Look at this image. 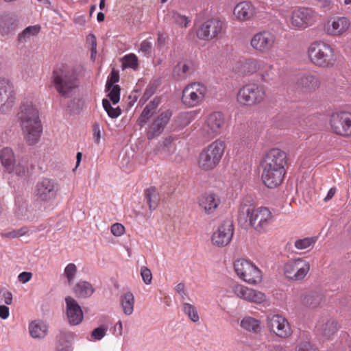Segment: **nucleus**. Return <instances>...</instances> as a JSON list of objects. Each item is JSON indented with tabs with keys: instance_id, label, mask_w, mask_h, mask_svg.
Masks as SVG:
<instances>
[{
	"instance_id": "obj_1",
	"label": "nucleus",
	"mask_w": 351,
	"mask_h": 351,
	"mask_svg": "<svg viewBox=\"0 0 351 351\" xmlns=\"http://www.w3.org/2000/svg\"><path fill=\"white\" fill-rule=\"evenodd\" d=\"M287 163L285 152L273 148L267 152L261 163L263 169L261 178L266 186L273 189L282 183Z\"/></svg>"
},
{
	"instance_id": "obj_2",
	"label": "nucleus",
	"mask_w": 351,
	"mask_h": 351,
	"mask_svg": "<svg viewBox=\"0 0 351 351\" xmlns=\"http://www.w3.org/2000/svg\"><path fill=\"white\" fill-rule=\"evenodd\" d=\"M237 220L244 228H252L256 232L262 234L271 223L273 215L266 207L256 208L249 202L243 201L239 208Z\"/></svg>"
},
{
	"instance_id": "obj_3",
	"label": "nucleus",
	"mask_w": 351,
	"mask_h": 351,
	"mask_svg": "<svg viewBox=\"0 0 351 351\" xmlns=\"http://www.w3.org/2000/svg\"><path fill=\"white\" fill-rule=\"evenodd\" d=\"M81 68L71 64L57 65L52 73V82L56 91L64 98H70L80 86Z\"/></svg>"
},
{
	"instance_id": "obj_4",
	"label": "nucleus",
	"mask_w": 351,
	"mask_h": 351,
	"mask_svg": "<svg viewBox=\"0 0 351 351\" xmlns=\"http://www.w3.org/2000/svg\"><path fill=\"white\" fill-rule=\"evenodd\" d=\"M17 119L28 144L36 143L42 132V125L37 108L30 101L23 103L19 108Z\"/></svg>"
},
{
	"instance_id": "obj_5",
	"label": "nucleus",
	"mask_w": 351,
	"mask_h": 351,
	"mask_svg": "<svg viewBox=\"0 0 351 351\" xmlns=\"http://www.w3.org/2000/svg\"><path fill=\"white\" fill-rule=\"evenodd\" d=\"M312 64L321 68L332 67L336 61L332 47L324 42H314L308 49Z\"/></svg>"
},
{
	"instance_id": "obj_6",
	"label": "nucleus",
	"mask_w": 351,
	"mask_h": 351,
	"mask_svg": "<svg viewBox=\"0 0 351 351\" xmlns=\"http://www.w3.org/2000/svg\"><path fill=\"white\" fill-rule=\"evenodd\" d=\"M225 148V142L220 139L210 144L199 154L198 160L199 168L208 171L216 167L223 155Z\"/></svg>"
},
{
	"instance_id": "obj_7",
	"label": "nucleus",
	"mask_w": 351,
	"mask_h": 351,
	"mask_svg": "<svg viewBox=\"0 0 351 351\" xmlns=\"http://www.w3.org/2000/svg\"><path fill=\"white\" fill-rule=\"evenodd\" d=\"M60 191L58 182L53 179L43 178L35 186V197L44 209L52 206Z\"/></svg>"
},
{
	"instance_id": "obj_8",
	"label": "nucleus",
	"mask_w": 351,
	"mask_h": 351,
	"mask_svg": "<svg viewBox=\"0 0 351 351\" xmlns=\"http://www.w3.org/2000/svg\"><path fill=\"white\" fill-rule=\"evenodd\" d=\"M265 95V90L263 86L248 84L239 89L237 101L241 105L252 106L261 104L264 100Z\"/></svg>"
},
{
	"instance_id": "obj_9",
	"label": "nucleus",
	"mask_w": 351,
	"mask_h": 351,
	"mask_svg": "<svg viewBox=\"0 0 351 351\" xmlns=\"http://www.w3.org/2000/svg\"><path fill=\"white\" fill-rule=\"evenodd\" d=\"M234 271L243 281L252 285L261 282V270L253 263L245 259H238L234 263Z\"/></svg>"
},
{
	"instance_id": "obj_10",
	"label": "nucleus",
	"mask_w": 351,
	"mask_h": 351,
	"mask_svg": "<svg viewBox=\"0 0 351 351\" xmlns=\"http://www.w3.org/2000/svg\"><path fill=\"white\" fill-rule=\"evenodd\" d=\"M206 93L207 88L202 83H191L183 89L182 101L185 105L193 107L203 101Z\"/></svg>"
},
{
	"instance_id": "obj_11",
	"label": "nucleus",
	"mask_w": 351,
	"mask_h": 351,
	"mask_svg": "<svg viewBox=\"0 0 351 351\" xmlns=\"http://www.w3.org/2000/svg\"><path fill=\"white\" fill-rule=\"evenodd\" d=\"M330 125L334 133L344 137L351 136V112H334L330 118Z\"/></svg>"
},
{
	"instance_id": "obj_12",
	"label": "nucleus",
	"mask_w": 351,
	"mask_h": 351,
	"mask_svg": "<svg viewBox=\"0 0 351 351\" xmlns=\"http://www.w3.org/2000/svg\"><path fill=\"white\" fill-rule=\"evenodd\" d=\"M310 267L309 263L302 258L293 259L285 265L284 273L289 279L299 281L305 278Z\"/></svg>"
},
{
	"instance_id": "obj_13",
	"label": "nucleus",
	"mask_w": 351,
	"mask_h": 351,
	"mask_svg": "<svg viewBox=\"0 0 351 351\" xmlns=\"http://www.w3.org/2000/svg\"><path fill=\"white\" fill-rule=\"evenodd\" d=\"M267 326L270 332L280 338H287L292 333L288 321L278 314H270L267 316Z\"/></svg>"
},
{
	"instance_id": "obj_14",
	"label": "nucleus",
	"mask_w": 351,
	"mask_h": 351,
	"mask_svg": "<svg viewBox=\"0 0 351 351\" xmlns=\"http://www.w3.org/2000/svg\"><path fill=\"white\" fill-rule=\"evenodd\" d=\"M276 43V35L269 31L256 33L251 39L250 45L256 51L265 53L270 51Z\"/></svg>"
},
{
	"instance_id": "obj_15",
	"label": "nucleus",
	"mask_w": 351,
	"mask_h": 351,
	"mask_svg": "<svg viewBox=\"0 0 351 351\" xmlns=\"http://www.w3.org/2000/svg\"><path fill=\"white\" fill-rule=\"evenodd\" d=\"M225 124L223 114L219 112H215L210 114L203 125L202 134L208 138H212L221 133Z\"/></svg>"
},
{
	"instance_id": "obj_16",
	"label": "nucleus",
	"mask_w": 351,
	"mask_h": 351,
	"mask_svg": "<svg viewBox=\"0 0 351 351\" xmlns=\"http://www.w3.org/2000/svg\"><path fill=\"white\" fill-rule=\"evenodd\" d=\"M223 28V23L217 19H212L205 21L197 30V35L199 38L210 40L218 36Z\"/></svg>"
},
{
	"instance_id": "obj_17",
	"label": "nucleus",
	"mask_w": 351,
	"mask_h": 351,
	"mask_svg": "<svg viewBox=\"0 0 351 351\" xmlns=\"http://www.w3.org/2000/svg\"><path fill=\"white\" fill-rule=\"evenodd\" d=\"M317 19L316 13L309 8H300L293 12L291 25L296 28H305L313 25Z\"/></svg>"
},
{
	"instance_id": "obj_18",
	"label": "nucleus",
	"mask_w": 351,
	"mask_h": 351,
	"mask_svg": "<svg viewBox=\"0 0 351 351\" xmlns=\"http://www.w3.org/2000/svg\"><path fill=\"white\" fill-rule=\"evenodd\" d=\"M233 224L227 221L221 223L212 236V242L215 245L223 247L229 244L233 236Z\"/></svg>"
},
{
	"instance_id": "obj_19",
	"label": "nucleus",
	"mask_w": 351,
	"mask_h": 351,
	"mask_svg": "<svg viewBox=\"0 0 351 351\" xmlns=\"http://www.w3.org/2000/svg\"><path fill=\"white\" fill-rule=\"evenodd\" d=\"M171 116L172 112L169 110L160 113L149 125L147 132V138L151 140L160 136L169 123Z\"/></svg>"
},
{
	"instance_id": "obj_20",
	"label": "nucleus",
	"mask_w": 351,
	"mask_h": 351,
	"mask_svg": "<svg viewBox=\"0 0 351 351\" xmlns=\"http://www.w3.org/2000/svg\"><path fill=\"white\" fill-rule=\"evenodd\" d=\"M232 291L238 298L250 302L260 304L265 300V295L263 293L242 285H234L232 287Z\"/></svg>"
},
{
	"instance_id": "obj_21",
	"label": "nucleus",
	"mask_w": 351,
	"mask_h": 351,
	"mask_svg": "<svg viewBox=\"0 0 351 351\" xmlns=\"http://www.w3.org/2000/svg\"><path fill=\"white\" fill-rule=\"evenodd\" d=\"M66 313L68 321L71 325H79L84 319V313L81 306L72 297L67 296L65 298Z\"/></svg>"
},
{
	"instance_id": "obj_22",
	"label": "nucleus",
	"mask_w": 351,
	"mask_h": 351,
	"mask_svg": "<svg viewBox=\"0 0 351 351\" xmlns=\"http://www.w3.org/2000/svg\"><path fill=\"white\" fill-rule=\"evenodd\" d=\"M350 22L346 17H337L325 25L326 32L330 36H340L350 27Z\"/></svg>"
},
{
	"instance_id": "obj_23",
	"label": "nucleus",
	"mask_w": 351,
	"mask_h": 351,
	"mask_svg": "<svg viewBox=\"0 0 351 351\" xmlns=\"http://www.w3.org/2000/svg\"><path fill=\"white\" fill-rule=\"evenodd\" d=\"M297 88L303 93H311L320 86L319 78L312 74L302 75L297 82Z\"/></svg>"
},
{
	"instance_id": "obj_24",
	"label": "nucleus",
	"mask_w": 351,
	"mask_h": 351,
	"mask_svg": "<svg viewBox=\"0 0 351 351\" xmlns=\"http://www.w3.org/2000/svg\"><path fill=\"white\" fill-rule=\"evenodd\" d=\"M220 199L213 193L203 194L198 200L199 207L208 215L213 213L218 207Z\"/></svg>"
},
{
	"instance_id": "obj_25",
	"label": "nucleus",
	"mask_w": 351,
	"mask_h": 351,
	"mask_svg": "<svg viewBox=\"0 0 351 351\" xmlns=\"http://www.w3.org/2000/svg\"><path fill=\"white\" fill-rule=\"evenodd\" d=\"M254 14V8L249 1L239 3L234 9V15L240 21L250 19Z\"/></svg>"
},
{
	"instance_id": "obj_26",
	"label": "nucleus",
	"mask_w": 351,
	"mask_h": 351,
	"mask_svg": "<svg viewBox=\"0 0 351 351\" xmlns=\"http://www.w3.org/2000/svg\"><path fill=\"white\" fill-rule=\"evenodd\" d=\"M337 330V324L334 319L324 320L317 326V330L319 334L326 339H331Z\"/></svg>"
},
{
	"instance_id": "obj_27",
	"label": "nucleus",
	"mask_w": 351,
	"mask_h": 351,
	"mask_svg": "<svg viewBox=\"0 0 351 351\" xmlns=\"http://www.w3.org/2000/svg\"><path fill=\"white\" fill-rule=\"evenodd\" d=\"M73 291L79 298H87L93 294L95 289L89 282L80 280L74 285Z\"/></svg>"
},
{
	"instance_id": "obj_28",
	"label": "nucleus",
	"mask_w": 351,
	"mask_h": 351,
	"mask_svg": "<svg viewBox=\"0 0 351 351\" xmlns=\"http://www.w3.org/2000/svg\"><path fill=\"white\" fill-rule=\"evenodd\" d=\"M193 73V64L191 61L180 62L175 66L173 70V77L178 80L186 79Z\"/></svg>"
},
{
	"instance_id": "obj_29",
	"label": "nucleus",
	"mask_w": 351,
	"mask_h": 351,
	"mask_svg": "<svg viewBox=\"0 0 351 351\" xmlns=\"http://www.w3.org/2000/svg\"><path fill=\"white\" fill-rule=\"evenodd\" d=\"M48 326L42 321H34L29 325V331L32 337L34 339H43L47 334Z\"/></svg>"
},
{
	"instance_id": "obj_30",
	"label": "nucleus",
	"mask_w": 351,
	"mask_h": 351,
	"mask_svg": "<svg viewBox=\"0 0 351 351\" xmlns=\"http://www.w3.org/2000/svg\"><path fill=\"white\" fill-rule=\"evenodd\" d=\"M241 327L247 332L258 334L262 330L261 322L254 317L247 316L241 321Z\"/></svg>"
},
{
	"instance_id": "obj_31",
	"label": "nucleus",
	"mask_w": 351,
	"mask_h": 351,
	"mask_svg": "<svg viewBox=\"0 0 351 351\" xmlns=\"http://www.w3.org/2000/svg\"><path fill=\"white\" fill-rule=\"evenodd\" d=\"M0 159L3 166L8 171H12L14 169L15 158L12 149L9 147L3 148L1 152Z\"/></svg>"
},
{
	"instance_id": "obj_32",
	"label": "nucleus",
	"mask_w": 351,
	"mask_h": 351,
	"mask_svg": "<svg viewBox=\"0 0 351 351\" xmlns=\"http://www.w3.org/2000/svg\"><path fill=\"white\" fill-rule=\"evenodd\" d=\"M145 199L149 205V209L151 212L154 210L159 203L160 197L157 189L154 186L147 189L144 193Z\"/></svg>"
},
{
	"instance_id": "obj_33",
	"label": "nucleus",
	"mask_w": 351,
	"mask_h": 351,
	"mask_svg": "<svg viewBox=\"0 0 351 351\" xmlns=\"http://www.w3.org/2000/svg\"><path fill=\"white\" fill-rule=\"evenodd\" d=\"M15 93L12 88L2 99H0V112H10L15 104Z\"/></svg>"
},
{
	"instance_id": "obj_34",
	"label": "nucleus",
	"mask_w": 351,
	"mask_h": 351,
	"mask_svg": "<svg viewBox=\"0 0 351 351\" xmlns=\"http://www.w3.org/2000/svg\"><path fill=\"white\" fill-rule=\"evenodd\" d=\"M121 306L123 313L126 315H130L134 311V297L131 292L125 293L121 298Z\"/></svg>"
},
{
	"instance_id": "obj_35",
	"label": "nucleus",
	"mask_w": 351,
	"mask_h": 351,
	"mask_svg": "<svg viewBox=\"0 0 351 351\" xmlns=\"http://www.w3.org/2000/svg\"><path fill=\"white\" fill-rule=\"evenodd\" d=\"M40 27L39 25H33L26 27L19 35V41L20 43H26L32 36L38 34Z\"/></svg>"
},
{
	"instance_id": "obj_36",
	"label": "nucleus",
	"mask_w": 351,
	"mask_h": 351,
	"mask_svg": "<svg viewBox=\"0 0 351 351\" xmlns=\"http://www.w3.org/2000/svg\"><path fill=\"white\" fill-rule=\"evenodd\" d=\"M322 301V297L319 294L316 292H310L306 294L302 300L303 303L305 305L316 307Z\"/></svg>"
},
{
	"instance_id": "obj_37",
	"label": "nucleus",
	"mask_w": 351,
	"mask_h": 351,
	"mask_svg": "<svg viewBox=\"0 0 351 351\" xmlns=\"http://www.w3.org/2000/svg\"><path fill=\"white\" fill-rule=\"evenodd\" d=\"M182 311L187 315L189 318L193 322H197L199 319L197 311L195 307L189 303L184 302L182 304Z\"/></svg>"
},
{
	"instance_id": "obj_38",
	"label": "nucleus",
	"mask_w": 351,
	"mask_h": 351,
	"mask_svg": "<svg viewBox=\"0 0 351 351\" xmlns=\"http://www.w3.org/2000/svg\"><path fill=\"white\" fill-rule=\"evenodd\" d=\"M102 105L110 118L114 119L121 114V110L119 107L112 108L108 99H104L102 100Z\"/></svg>"
},
{
	"instance_id": "obj_39",
	"label": "nucleus",
	"mask_w": 351,
	"mask_h": 351,
	"mask_svg": "<svg viewBox=\"0 0 351 351\" xmlns=\"http://www.w3.org/2000/svg\"><path fill=\"white\" fill-rule=\"evenodd\" d=\"M194 119V114L192 112H182L178 117V124L181 128H184L190 124Z\"/></svg>"
},
{
	"instance_id": "obj_40",
	"label": "nucleus",
	"mask_w": 351,
	"mask_h": 351,
	"mask_svg": "<svg viewBox=\"0 0 351 351\" xmlns=\"http://www.w3.org/2000/svg\"><path fill=\"white\" fill-rule=\"evenodd\" d=\"M171 16L173 21L182 27H186L190 20L186 16L181 15L177 12H171Z\"/></svg>"
},
{
	"instance_id": "obj_41",
	"label": "nucleus",
	"mask_w": 351,
	"mask_h": 351,
	"mask_svg": "<svg viewBox=\"0 0 351 351\" xmlns=\"http://www.w3.org/2000/svg\"><path fill=\"white\" fill-rule=\"evenodd\" d=\"M106 89L109 91L108 96L113 104H117L120 100V86L119 85H115L110 87H106Z\"/></svg>"
},
{
	"instance_id": "obj_42",
	"label": "nucleus",
	"mask_w": 351,
	"mask_h": 351,
	"mask_svg": "<svg viewBox=\"0 0 351 351\" xmlns=\"http://www.w3.org/2000/svg\"><path fill=\"white\" fill-rule=\"evenodd\" d=\"M123 66L136 69L138 67V58L136 55L130 53L123 58Z\"/></svg>"
},
{
	"instance_id": "obj_43",
	"label": "nucleus",
	"mask_w": 351,
	"mask_h": 351,
	"mask_svg": "<svg viewBox=\"0 0 351 351\" xmlns=\"http://www.w3.org/2000/svg\"><path fill=\"white\" fill-rule=\"evenodd\" d=\"M316 241V239L313 237H306L302 239H298L295 242V247L298 250H305Z\"/></svg>"
},
{
	"instance_id": "obj_44",
	"label": "nucleus",
	"mask_w": 351,
	"mask_h": 351,
	"mask_svg": "<svg viewBox=\"0 0 351 351\" xmlns=\"http://www.w3.org/2000/svg\"><path fill=\"white\" fill-rule=\"evenodd\" d=\"M77 267L73 263H69L65 267L64 274L66 276L68 280V283L69 285H71L73 283L74 278L75 277Z\"/></svg>"
},
{
	"instance_id": "obj_45",
	"label": "nucleus",
	"mask_w": 351,
	"mask_h": 351,
	"mask_svg": "<svg viewBox=\"0 0 351 351\" xmlns=\"http://www.w3.org/2000/svg\"><path fill=\"white\" fill-rule=\"evenodd\" d=\"M108 328L106 326H101L91 332V338L95 341H99L106 335Z\"/></svg>"
},
{
	"instance_id": "obj_46",
	"label": "nucleus",
	"mask_w": 351,
	"mask_h": 351,
	"mask_svg": "<svg viewBox=\"0 0 351 351\" xmlns=\"http://www.w3.org/2000/svg\"><path fill=\"white\" fill-rule=\"evenodd\" d=\"M12 84L5 79H0V99H2L12 88Z\"/></svg>"
},
{
	"instance_id": "obj_47",
	"label": "nucleus",
	"mask_w": 351,
	"mask_h": 351,
	"mask_svg": "<svg viewBox=\"0 0 351 351\" xmlns=\"http://www.w3.org/2000/svg\"><path fill=\"white\" fill-rule=\"evenodd\" d=\"M12 302V294L11 292L6 289L0 290V304H5L7 305L11 304Z\"/></svg>"
},
{
	"instance_id": "obj_48",
	"label": "nucleus",
	"mask_w": 351,
	"mask_h": 351,
	"mask_svg": "<svg viewBox=\"0 0 351 351\" xmlns=\"http://www.w3.org/2000/svg\"><path fill=\"white\" fill-rule=\"evenodd\" d=\"M139 51L145 56H149L152 52V44L147 40H143L141 45Z\"/></svg>"
},
{
	"instance_id": "obj_49",
	"label": "nucleus",
	"mask_w": 351,
	"mask_h": 351,
	"mask_svg": "<svg viewBox=\"0 0 351 351\" xmlns=\"http://www.w3.org/2000/svg\"><path fill=\"white\" fill-rule=\"evenodd\" d=\"M141 276L146 285H150L152 283V274L149 269L146 267H142L141 269Z\"/></svg>"
},
{
	"instance_id": "obj_50",
	"label": "nucleus",
	"mask_w": 351,
	"mask_h": 351,
	"mask_svg": "<svg viewBox=\"0 0 351 351\" xmlns=\"http://www.w3.org/2000/svg\"><path fill=\"white\" fill-rule=\"evenodd\" d=\"M273 69L274 66L272 64L267 63L263 60L257 59L256 72H258L260 75L263 71L267 69L271 71Z\"/></svg>"
},
{
	"instance_id": "obj_51",
	"label": "nucleus",
	"mask_w": 351,
	"mask_h": 351,
	"mask_svg": "<svg viewBox=\"0 0 351 351\" xmlns=\"http://www.w3.org/2000/svg\"><path fill=\"white\" fill-rule=\"evenodd\" d=\"M151 112L147 110L146 108H144L142 113L141 114L138 119V124L140 127H143L149 120V119L153 115Z\"/></svg>"
},
{
	"instance_id": "obj_52",
	"label": "nucleus",
	"mask_w": 351,
	"mask_h": 351,
	"mask_svg": "<svg viewBox=\"0 0 351 351\" xmlns=\"http://www.w3.org/2000/svg\"><path fill=\"white\" fill-rule=\"evenodd\" d=\"M119 73L117 71H116L115 70H112L110 73V76L108 77V78L107 80L106 87H110V86H115L114 84L117 83V82H119Z\"/></svg>"
},
{
	"instance_id": "obj_53",
	"label": "nucleus",
	"mask_w": 351,
	"mask_h": 351,
	"mask_svg": "<svg viewBox=\"0 0 351 351\" xmlns=\"http://www.w3.org/2000/svg\"><path fill=\"white\" fill-rule=\"evenodd\" d=\"M124 226L119 223H116L111 226V232L116 237H120L124 233Z\"/></svg>"
},
{
	"instance_id": "obj_54",
	"label": "nucleus",
	"mask_w": 351,
	"mask_h": 351,
	"mask_svg": "<svg viewBox=\"0 0 351 351\" xmlns=\"http://www.w3.org/2000/svg\"><path fill=\"white\" fill-rule=\"evenodd\" d=\"M257 59H250L246 61L245 68L247 72L253 73L256 72Z\"/></svg>"
},
{
	"instance_id": "obj_55",
	"label": "nucleus",
	"mask_w": 351,
	"mask_h": 351,
	"mask_svg": "<svg viewBox=\"0 0 351 351\" xmlns=\"http://www.w3.org/2000/svg\"><path fill=\"white\" fill-rule=\"evenodd\" d=\"M297 351H318L309 342L304 341L299 344Z\"/></svg>"
},
{
	"instance_id": "obj_56",
	"label": "nucleus",
	"mask_w": 351,
	"mask_h": 351,
	"mask_svg": "<svg viewBox=\"0 0 351 351\" xmlns=\"http://www.w3.org/2000/svg\"><path fill=\"white\" fill-rule=\"evenodd\" d=\"M160 104L159 99L155 98L152 101H150L145 108L151 112L152 114H154L157 107Z\"/></svg>"
},
{
	"instance_id": "obj_57",
	"label": "nucleus",
	"mask_w": 351,
	"mask_h": 351,
	"mask_svg": "<svg viewBox=\"0 0 351 351\" xmlns=\"http://www.w3.org/2000/svg\"><path fill=\"white\" fill-rule=\"evenodd\" d=\"M26 168L24 165L21 164H18L17 165H14V169L12 171H8L9 173H14L17 176H23L25 173Z\"/></svg>"
},
{
	"instance_id": "obj_58",
	"label": "nucleus",
	"mask_w": 351,
	"mask_h": 351,
	"mask_svg": "<svg viewBox=\"0 0 351 351\" xmlns=\"http://www.w3.org/2000/svg\"><path fill=\"white\" fill-rule=\"evenodd\" d=\"M175 290L180 295L182 300H185L187 295L185 292V287L183 283L178 284L175 287Z\"/></svg>"
},
{
	"instance_id": "obj_59",
	"label": "nucleus",
	"mask_w": 351,
	"mask_h": 351,
	"mask_svg": "<svg viewBox=\"0 0 351 351\" xmlns=\"http://www.w3.org/2000/svg\"><path fill=\"white\" fill-rule=\"evenodd\" d=\"M93 138L94 141L99 144L101 138V130L98 124H95L93 126Z\"/></svg>"
},
{
	"instance_id": "obj_60",
	"label": "nucleus",
	"mask_w": 351,
	"mask_h": 351,
	"mask_svg": "<svg viewBox=\"0 0 351 351\" xmlns=\"http://www.w3.org/2000/svg\"><path fill=\"white\" fill-rule=\"evenodd\" d=\"M32 276V274L31 272L23 271L19 275L18 279L22 283H26L30 280Z\"/></svg>"
},
{
	"instance_id": "obj_61",
	"label": "nucleus",
	"mask_w": 351,
	"mask_h": 351,
	"mask_svg": "<svg viewBox=\"0 0 351 351\" xmlns=\"http://www.w3.org/2000/svg\"><path fill=\"white\" fill-rule=\"evenodd\" d=\"M154 92L155 88H154L153 86L147 87L141 98V100L146 101L150 98V97L154 93Z\"/></svg>"
},
{
	"instance_id": "obj_62",
	"label": "nucleus",
	"mask_w": 351,
	"mask_h": 351,
	"mask_svg": "<svg viewBox=\"0 0 351 351\" xmlns=\"http://www.w3.org/2000/svg\"><path fill=\"white\" fill-rule=\"evenodd\" d=\"M274 75L273 72V69L270 71L269 69L265 70L262 72L261 76L263 81L268 82L271 80Z\"/></svg>"
},
{
	"instance_id": "obj_63",
	"label": "nucleus",
	"mask_w": 351,
	"mask_h": 351,
	"mask_svg": "<svg viewBox=\"0 0 351 351\" xmlns=\"http://www.w3.org/2000/svg\"><path fill=\"white\" fill-rule=\"evenodd\" d=\"M10 311L9 308L3 304H0V317L5 319L9 317Z\"/></svg>"
},
{
	"instance_id": "obj_64",
	"label": "nucleus",
	"mask_w": 351,
	"mask_h": 351,
	"mask_svg": "<svg viewBox=\"0 0 351 351\" xmlns=\"http://www.w3.org/2000/svg\"><path fill=\"white\" fill-rule=\"evenodd\" d=\"M166 43V37L162 34H158V39H157V47L160 49L162 48Z\"/></svg>"
}]
</instances>
